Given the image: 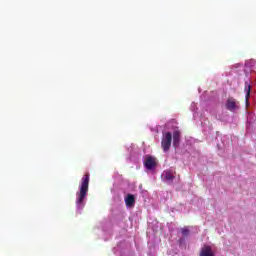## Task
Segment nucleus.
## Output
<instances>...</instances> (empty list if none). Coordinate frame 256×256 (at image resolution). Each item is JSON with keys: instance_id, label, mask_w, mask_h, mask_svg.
Here are the masks:
<instances>
[{"instance_id": "1", "label": "nucleus", "mask_w": 256, "mask_h": 256, "mask_svg": "<svg viewBox=\"0 0 256 256\" xmlns=\"http://www.w3.org/2000/svg\"><path fill=\"white\" fill-rule=\"evenodd\" d=\"M88 192H89V173H86L81 179L80 190L76 193L77 211H83L85 207V199H87Z\"/></svg>"}, {"instance_id": "2", "label": "nucleus", "mask_w": 256, "mask_h": 256, "mask_svg": "<svg viewBox=\"0 0 256 256\" xmlns=\"http://www.w3.org/2000/svg\"><path fill=\"white\" fill-rule=\"evenodd\" d=\"M172 141H173V134H171V132H166L161 143L163 151L167 152L171 149Z\"/></svg>"}, {"instance_id": "3", "label": "nucleus", "mask_w": 256, "mask_h": 256, "mask_svg": "<svg viewBox=\"0 0 256 256\" xmlns=\"http://www.w3.org/2000/svg\"><path fill=\"white\" fill-rule=\"evenodd\" d=\"M144 167L149 171L153 170L154 167H157V160L153 156H147L144 161Z\"/></svg>"}, {"instance_id": "4", "label": "nucleus", "mask_w": 256, "mask_h": 256, "mask_svg": "<svg viewBox=\"0 0 256 256\" xmlns=\"http://www.w3.org/2000/svg\"><path fill=\"white\" fill-rule=\"evenodd\" d=\"M226 109L228 111H235L237 109V100L235 98H229L226 102Z\"/></svg>"}, {"instance_id": "5", "label": "nucleus", "mask_w": 256, "mask_h": 256, "mask_svg": "<svg viewBox=\"0 0 256 256\" xmlns=\"http://www.w3.org/2000/svg\"><path fill=\"white\" fill-rule=\"evenodd\" d=\"M180 141H181V132H179V130H175L173 132V146L179 147Z\"/></svg>"}, {"instance_id": "6", "label": "nucleus", "mask_w": 256, "mask_h": 256, "mask_svg": "<svg viewBox=\"0 0 256 256\" xmlns=\"http://www.w3.org/2000/svg\"><path fill=\"white\" fill-rule=\"evenodd\" d=\"M200 256H215V254L213 253L211 246H204L201 249Z\"/></svg>"}, {"instance_id": "7", "label": "nucleus", "mask_w": 256, "mask_h": 256, "mask_svg": "<svg viewBox=\"0 0 256 256\" xmlns=\"http://www.w3.org/2000/svg\"><path fill=\"white\" fill-rule=\"evenodd\" d=\"M162 178H163L164 181L171 182L175 179V176L173 175V172H171L169 170H166V171L163 172Z\"/></svg>"}, {"instance_id": "8", "label": "nucleus", "mask_w": 256, "mask_h": 256, "mask_svg": "<svg viewBox=\"0 0 256 256\" xmlns=\"http://www.w3.org/2000/svg\"><path fill=\"white\" fill-rule=\"evenodd\" d=\"M126 207H133L135 205V196L128 194L125 198Z\"/></svg>"}, {"instance_id": "9", "label": "nucleus", "mask_w": 256, "mask_h": 256, "mask_svg": "<svg viewBox=\"0 0 256 256\" xmlns=\"http://www.w3.org/2000/svg\"><path fill=\"white\" fill-rule=\"evenodd\" d=\"M244 91L246 92V105H249V97H251V84L248 82H245Z\"/></svg>"}, {"instance_id": "10", "label": "nucleus", "mask_w": 256, "mask_h": 256, "mask_svg": "<svg viewBox=\"0 0 256 256\" xmlns=\"http://www.w3.org/2000/svg\"><path fill=\"white\" fill-rule=\"evenodd\" d=\"M181 233L183 237H189V233H190L189 228L187 227L181 228Z\"/></svg>"}]
</instances>
